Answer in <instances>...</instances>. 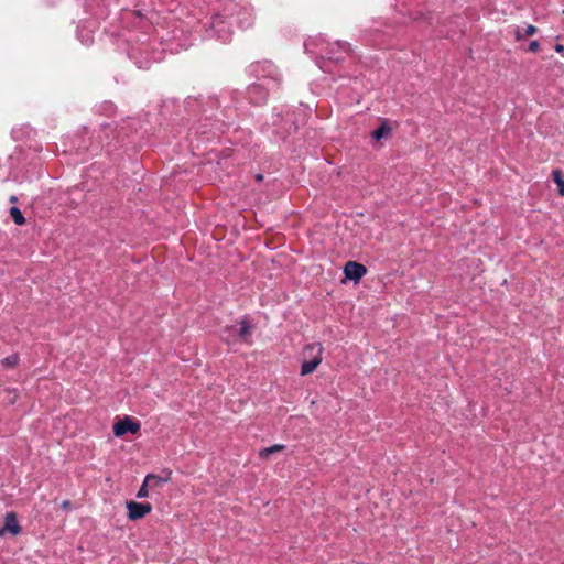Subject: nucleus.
<instances>
[{
	"label": "nucleus",
	"instance_id": "nucleus-1",
	"mask_svg": "<svg viewBox=\"0 0 564 564\" xmlns=\"http://www.w3.org/2000/svg\"><path fill=\"white\" fill-rule=\"evenodd\" d=\"M178 0H156L154 12L156 18H151V26L139 31L141 36L137 44L140 59L148 61L140 69H149L153 63L161 62L166 52L180 53L193 45L195 33L204 32L203 39H215L223 43L231 40L234 22L230 14L224 10V0H220L217 9L214 10L205 21L191 14L186 7L181 6Z\"/></svg>",
	"mask_w": 564,
	"mask_h": 564
},
{
	"label": "nucleus",
	"instance_id": "nucleus-2",
	"mask_svg": "<svg viewBox=\"0 0 564 564\" xmlns=\"http://www.w3.org/2000/svg\"><path fill=\"white\" fill-rule=\"evenodd\" d=\"M242 105L241 94L226 88L218 94L188 96L182 102L176 98H167L161 106V113L189 124V140L207 142L219 138L226 127L235 123Z\"/></svg>",
	"mask_w": 564,
	"mask_h": 564
},
{
	"label": "nucleus",
	"instance_id": "nucleus-3",
	"mask_svg": "<svg viewBox=\"0 0 564 564\" xmlns=\"http://www.w3.org/2000/svg\"><path fill=\"white\" fill-rule=\"evenodd\" d=\"M140 127V121L132 117H127L120 123H116L115 127L111 123H102L101 132L106 139L105 143L90 142L88 144L86 140L87 132H85L76 137L74 148L80 155H96L99 150L105 149L108 155L116 159L121 158L127 151L128 144L131 143L130 141L126 142V139H129L131 133L137 132Z\"/></svg>",
	"mask_w": 564,
	"mask_h": 564
},
{
	"label": "nucleus",
	"instance_id": "nucleus-4",
	"mask_svg": "<svg viewBox=\"0 0 564 564\" xmlns=\"http://www.w3.org/2000/svg\"><path fill=\"white\" fill-rule=\"evenodd\" d=\"M305 53L314 58L315 64L325 73H330L332 63L339 64L352 57V50L348 42H328L322 35L310 37L303 43Z\"/></svg>",
	"mask_w": 564,
	"mask_h": 564
},
{
	"label": "nucleus",
	"instance_id": "nucleus-5",
	"mask_svg": "<svg viewBox=\"0 0 564 564\" xmlns=\"http://www.w3.org/2000/svg\"><path fill=\"white\" fill-rule=\"evenodd\" d=\"M304 117L303 110L282 106L274 108L272 122L268 127L267 132L271 130V134L275 142L286 143L299 128L300 118Z\"/></svg>",
	"mask_w": 564,
	"mask_h": 564
},
{
	"label": "nucleus",
	"instance_id": "nucleus-6",
	"mask_svg": "<svg viewBox=\"0 0 564 564\" xmlns=\"http://www.w3.org/2000/svg\"><path fill=\"white\" fill-rule=\"evenodd\" d=\"M429 0H392V8L399 15L398 24L423 23L432 25L433 17L427 10Z\"/></svg>",
	"mask_w": 564,
	"mask_h": 564
},
{
	"label": "nucleus",
	"instance_id": "nucleus-7",
	"mask_svg": "<svg viewBox=\"0 0 564 564\" xmlns=\"http://www.w3.org/2000/svg\"><path fill=\"white\" fill-rule=\"evenodd\" d=\"M247 74L253 77L256 82H262L270 88H279L281 85V74L278 67L271 61H257L247 67Z\"/></svg>",
	"mask_w": 564,
	"mask_h": 564
},
{
	"label": "nucleus",
	"instance_id": "nucleus-8",
	"mask_svg": "<svg viewBox=\"0 0 564 564\" xmlns=\"http://www.w3.org/2000/svg\"><path fill=\"white\" fill-rule=\"evenodd\" d=\"M224 10L230 14V19L240 29H248L253 24V10L248 4H242L236 0H224Z\"/></svg>",
	"mask_w": 564,
	"mask_h": 564
},
{
	"label": "nucleus",
	"instance_id": "nucleus-9",
	"mask_svg": "<svg viewBox=\"0 0 564 564\" xmlns=\"http://www.w3.org/2000/svg\"><path fill=\"white\" fill-rule=\"evenodd\" d=\"M251 332V321L248 315H245L237 324L227 326L224 329V338L226 341L250 343Z\"/></svg>",
	"mask_w": 564,
	"mask_h": 564
},
{
	"label": "nucleus",
	"instance_id": "nucleus-10",
	"mask_svg": "<svg viewBox=\"0 0 564 564\" xmlns=\"http://www.w3.org/2000/svg\"><path fill=\"white\" fill-rule=\"evenodd\" d=\"M323 350L321 343H312L305 346L303 351L305 359L301 365V376H307L316 370L322 362Z\"/></svg>",
	"mask_w": 564,
	"mask_h": 564
},
{
	"label": "nucleus",
	"instance_id": "nucleus-11",
	"mask_svg": "<svg viewBox=\"0 0 564 564\" xmlns=\"http://www.w3.org/2000/svg\"><path fill=\"white\" fill-rule=\"evenodd\" d=\"M466 21L462 15H453L447 22H442L436 26V35L442 37L455 39L464 33Z\"/></svg>",
	"mask_w": 564,
	"mask_h": 564
},
{
	"label": "nucleus",
	"instance_id": "nucleus-12",
	"mask_svg": "<svg viewBox=\"0 0 564 564\" xmlns=\"http://www.w3.org/2000/svg\"><path fill=\"white\" fill-rule=\"evenodd\" d=\"M278 88H270L268 84L262 82H253L247 87L246 98L252 105H262L267 101L269 94Z\"/></svg>",
	"mask_w": 564,
	"mask_h": 564
},
{
	"label": "nucleus",
	"instance_id": "nucleus-13",
	"mask_svg": "<svg viewBox=\"0 0 564 564\" xmlns=\"http://www.w3.org/2000/svg\"><path fill=\"white\" fill-rule=\"evenodd\" d=\"M140 422L129 415H124L122 419L116 421L112 425V432L116 437H122L128 433L134 435L140 431Z\"/></svg>",
	"mask_w": 564,
	"mask_h": 564
},
{
	"label": "nucleus",
	"instance_id": "nucleus-14",
	"mask_svg": "<svg viewBox=\"0 0 564 564\" xmlns=\"http://www.w3.org/2000/svg\"><path fill=\"white\" fill-rule=\"evenodd\" d=\"M126 508L128 519L132 521L142 519L152 511V506L149 502H137L133 500L127 501Z\"/></svg>",
	"mask_w": 564,
	"mask_h": 564
},
{
	"label": "nucleus",
	"instance_id": "nucleus-15",
	"mask_svg": "<svg viewBox=\"0 0 564 564\" xmlns=\"http://www.w3.org/2000/svg\"><path fill=\"white\" fill-rule=\"evenodd\" d=\"M367 273V268L356 261H348L344 267V275L346 280L358 283Z\"/></svg>",
	"mask_w": 564,
	"mask_h": 564
},
{
	"label": "nucleus",
	"instance_id": "nucleus-16",
	"mask_svg": "<svg viewBox=\"0 0 564 564\" xmlns=\"http://www.w3.org/2000/svg\"><path fill=\"white\" fill-rule=\"evenodd\" d=\"M380 124L371 132L373 141L388 140L392 135V127L388 119L379 118Z\"/></svg>",
	"mask_w": 564,
	"mask_h": 564
},
{
	"label": "nucleus",
	"instance_id": "nucleus-17",
	"mask_svg": "<svg viewBox=\"0 0 564 564\" xmlns=\"http://www.w3.org/2000/svg\"><path fill=\"white\" fill-rule=\"evenodd\" d=\"M3 527L6 531H8L13 536L20 534L21 525L19 524L15 512L10 511L6 513Z\"/></svg>",
	"mask_w": 564,
	"mask_h": 564
},
{
	"label": "nucleus",
	"instance_id": "nucleus-18",
	"mask_svg": "<svg viewBox=\"0 0 564 564\" xmlns=\"http://www.w3.org/2000/svg\"><path fill=\"white\" fill-rule=\"evenodd\" d=\"M94 110L98 115L111 117L116 113L117 106L110 100H105L100 104L95 105Z\"/></svg>",
	"mask_w": 564,
	"mask_h": 564
},
{
	"label": "nucleus",
	"instance_id": "nucleus-19",
	"mask_svg": "<svg viewBox=\"0 0 564 564\" xmlns=\"http://www.w3.org/2000/svg\"><path fill=\"white\" fill-rule=\"evenodd\" d=\"M34 129L29 124H22L14 127L11 130V135L14 140H22L24 138H31L34 134Z\"/></svg>",
	"mask_w": 564,
	"mask_h": 564
},
{
	"label": "nucleus",
	"instance_id": "nucleus-20",
	"mask_svg": "<svg viewBox=\"0 0 564 564\" xmlns=\"http://www.w3.org/2000/svg\"><path fill=\"white\" fill-rule=\"evenodd\" d=\"M284 448H285V445H283V444H274L272 446L261 448L259 451V458L263 459V460L268 459L270 457V455H272L273 453L281 452Z\"/></svg>",
	"mask_w": 564,
	"mask_h": 564
},
{
	"label": "nucleus",
	"instance_id": "nucleus-21",
	"mask_svg": "<svg viewBox=\"0 0 564 564\" xmlns=\"http://www.w3.org/2000/svg\"><path fill=\"white\" fill-rule=\"evenodd\" d=\"M538 32L536 26L529 24L524 30L517 28L514 30L516 41H522L525 36L534 35Z\"/></svg>",
	"mask_w": 564,
	"mask_h": 564
},
{
	"label": "nucleus",
	"instance_id": "nucleus-22",
	"mask_svg": "<svg viewBox=\"0 0 564 564\" xmlns=\"http://www.w3.org/2000/svg\"><path fill=\"white\" fill-rule=\"evenodd\" d=\"M553 181L557 185L558 195L564 196V177L560 170L552 172Z\"/></svg>",
	"mask_w": 564,
	"mask_h": 564
},
{
	"label": "nucleus",
	"instance_id": "nucleus-23",
	"mask_svg": "<svg viewBox=\"0 0 564 564\" xmlns=\"http://www.w3.org/2000/svg\"><path fill=\"white\" fill-rule=\"evenodd\" d=\"M9 212H10V215H11L13 221L17 225L21 226V225H23L25 223V218L23 216V213L21 212V209L19 207L12 206V207H10Z\"/></svg>",
	"mask_w": 564,
	"mask_h": 564
},
{
	"label": "nucleus",
	"instance_id": "nucleus-24",
	"mask_svg": "<svg viewBox=\"0 0 564 564\" xmlns=\"http://www.w3.org/2000/svg\"><path fill=\"white\" fill-rule=\"evenodd\" d=\"M171 474L172 473L169 471L165 477L158 476V475H154V474H148L147 476L153 477V478H151L150 487H159L160 485L167 482L170 480V478H171Z\"/></svg>",
	"mask_w": 564,
	"mask_h": 564
},
{
	"label": "nucleus",
	"instance_id": "nucleus-25",
	"mask_svg": "<svg viewBox=\"0 0 564 564\" xmlns=\"http://www.w3.org/2000/svg\"><path fill=\"white\" fill-rule=\"evenodd\" d=\"M151 478H152L151 476H145V478L143 479L142 486L139 488V490L137 492V498L143 499L149 496L148 487L151 484Z\"/></svg>",
	"mask_w": 564,
	"mask_h": 564
},
{
	"label": "nucleus",
	"instance_id": "nucleus-26",
	"mask_svg": "<svg viewBox=\"0 0 564 564\" xmlns=\"http://www.w3.org/2000/svg\"><path fill=\"white\" fill-rule=\"evenodd\" d=\"M18 362H19V355L18 354L9 355V356L4 357L1 360L2 366L6 367V368H12L15 365H18Z\"/></svg>",
	"mask_w": 564,
	"mask_h": 564
},
{
	"label": "nucleus",
	"instance_id": "nucleus-27",
	"mask_svg": "<svg viewBox=\"0 0 564 564\" xmlns=\"http://www.w3.org/2000/svg\"><path fill=\"white\" fill-rule=\"evenodd\" d=\"M540 50V42L533 40L529 43L528 51L532 53H536Z\"/></svg>",
	"mask_w": 564,
	"mask_h": 564
},
{
	"label": "nucleus",
	"instance_id": "nucleus-28",
	"mask_svg": "<svg viewBox=\"0 0 564 564\" xmlns=\"http://www.w3.org/2000/svg\"><path fill=\"white\" fill-rule=\"evenodd\" d=\"M248 158L257 159L258 158V145L254 144L252 148L248 149Z\"/></svg>",
	"mask_w": 564,
	"mask_h": 564
},
{
	"label": "nucleus",
	"instance_id": "nucleus-29",
	"mask_svg": "<svg viewBox=\"0 0 564 564\" xmlns=\"http://www.w3.org/2000/svg\"><path fill=\"white\" fill-rule=\"evenodd\" d=\"M10 173H7L6 167L0 164V180H7Z\"/></svg>",
	"mask_w": 564,
	"mask_h": 564
},
{
	"label": "nucleus",
	"instance_id": "nucleus-30",
	"mask_svg": "<svg viewBox=\"0 0 564 564\" xmlns=\"http://www.w3.org/2000/svg\"><path fill=\"white\" fill-rule=\"evenodd\" d=\"M554 50L556 53L564 55V45L563 44H555Z\"/></svg>",
	"mask_w": 564,
	"mask_h": 564
},
{
	"label": "nucleus",
	"instance_id": "nucleus-31",
	"mask_svg": "<svg viewBox=\"0 0 564 564\" xmlns=\"http://www.w3.org/2000/svg\"><path fill=\"white\" fill-rule=\"evenodd\" d=\"M61 507L65 510H69L72 508V502L69 500H64Z\"/></svg>",
	"mask_w": 564,
	"mask_h": 564
},
{
	"label": "nucleus",
	"instance_id": "nucleus-32",
	"mask_svg": "<svg viewBox=\"0 0 564 564\" xmlns=\"http://www.w3.org/2000/svg\"><path fill=\"white\" fill-rule=\"evenodd\" d=\"M70 193L72 194H79L82 196V189L79 187H74Z\"/></svg>",
	"mask_w": 564,
	"mask_h": 564
},
{
	"label": "nucleus",
	"instance_id": "nucleus-33",
	"mask_svg": "<svg viewBox=\"0 0 564 564\" xmlns=\"http://www.w3.org/2000/svg\"><path fill=\"white\" fill-rule=\"evenodd\" d=\"M47 4L50 6H54L56 3H58L59 0H45Z\"/></svg>",
	"mask_w": 564,
	"mask_h": 564
},
{
	"label": "nucleus",
	"instance_id": "nucleus-34",
	"mask_svg": "<svg viewBox=\"0 0 564 564\" xmlns=\"http://www.w3.org/2000/svg\"><path fill=\"white\" fill-rule=\"evenodd\" d=\"M256 180H257L258 182H261V181L263 180V175H262V174H260V173H259V174H257V175H256Z\"/></svg>",
	"mask_w": 564,
	"mask_h": 564
},
{
	"label": "nucleus",
	"instance_id": "nucleus-35",
	"mask_svg": "<svg viewBox=\"0 0 564 564\" xmlns=\"http://www.w3.org/2000/svg\"><path fill=\"white\" fill-rule=\"evenodd\" d=\"M32 164H33L34 169H37L40 166L41 162L39 161V162L32 163Z\"/></svg>",
	"mask_w": 564,
	"mask_h": 564
},
{
	"label": "nucleus",
	"instance_id": "nucleus-36",
	"mask_svg": "<svg viewBox=\"0 0 564 564\" xmlns=\"http://www.w3.org/2000/svg\"><path fill=\"white\" fill-rule=\"evenodd\" d=\"M6 529L4 527L0 528V536L4 533Z\"/></svg>",
	"mask_w": 564,
	"mask_h": 564
},
{
	"label": "nucleus",
	"instance_id": "nucleus-37",
	"mask_svg": "<svg viewBox=\"0 0 564 564\" xmlns=\"http://www.w3.org/2000/svg\"><path fill=\"white\" fill-rule=\"evenodd\" d=\"M10 200H11V202H15V200H17V197H15V196H11Z\"/></svg>",
	"mask_w": 564,
	"mask_h": 564
},
{
	"label": "nucleus",
	"instance_id": "nucleus-38",
	"mask_svg": "<svg viewBox=\"0 0 564 564\" xmlns=\"http://www.w3.org/2000/svg\"><path fill=\"white\" fill-rule=\"evenodd\" d=\"M13 159H14V156H13V155H10V156H9V160H10V161H13Z\"/></svg>",
	"mask_w": 564,
	"mask_h": 564
}]
</instances>
